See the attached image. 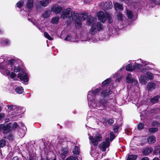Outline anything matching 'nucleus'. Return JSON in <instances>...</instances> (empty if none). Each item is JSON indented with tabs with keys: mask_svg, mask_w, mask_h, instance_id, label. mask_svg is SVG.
I'll return each mask as SVG.
<instances>
[{
	"mask_svg": "<svg viewBox=\"0 0 160 160\" xmlns=\"http://www.w3.org/2000/svg\"><path fill=\"white\" fill-rule=\"evenodd\" d=\"M0 71L4 75L10 76L11 78L15 77L16 74L13 72H19L18 77L20 80L24 82L25 84H28L29 80L28 75L24 71L22 70L21 68L18 64V61L14 59H10L7 61H3L0 64Z\"/></svg>",
	"mask_w": 160,
	"mask_h": 160,
	"instance_id": "f257e3e1",
	"label": "nucleus"
},
{
	"mask_svg": "<svg viewBox=\"0 0 160 160\" xmlns=\"http://www.w3.org/2000/svg\"><path fill=\"white\" fill-rule=\"evenodd\" d=\"M102 88H99L94 90H91L88 92L87 99L89 107L96 110V112L101 113L102 111L107 108L108 106L107 101L105 99H99L96 102L94 99V96L99 95L102 91Z\"/></svg>",
	"mask_w": 160,
	"mask_h": 160,
	"instance_id": "f03ea898",
	"label": "nucleus"
},
{
	"mask_svg": "<svg viewBox=\"0 0 160 160\" xmlns=\"http://www.w3.org/2000/svg\"><path fill=\"white\" fill-rule=\"evenodd\" d=\"M81 17L84 20L87 18V15L85 14H80L75 13L71 11L70 8H68L64 10L63 13L62 14L61 17L64 18H72V20L76 22L75 26L77 28H79L81 27L80 19L79 17Z\"/></svg>",
	"mask_w": 160,
	"mask_h": 160,
	"instance_id": "7ed1b4c3",
	"label": "nucleus"
},
{
	"mask_svg": "<svg viewBox=\"0 0 160 160\" xmlns=\"http://www.w3.org/2000/svg\"><path fill=\"white\" fill-rule=\"evenodd\" d=\"M111 81V78L107 79L103 81L102 84V90L100 94V96L104 98L103 99H105L108 102L109 107V104L108 100L105 99L106 98H108L109 96L112 93V91L109 87V85Z\"/></svg>",
	"mask_w": 160,
	"mask_h": 160,
	"instance_id": "20e7f679",
	"label": "nucleus"
},
{
	"mask_svg": "<svg viewBox=\"0 0 160 160\" xmlns=\"http://www.w3.org/2000/svg\"><path fill=\"white\" fill-rule=\"evenodd\" d=\"M104 27L100 22L92 24L91 28L90 30L89 34L93 36L96 34L98 31H101L103 30Z\"/></svg>",
	"mask_w": 160,
	"mask_h": 160,
	"instance_id": "39448f33",
	"label": "nucleus"
},
{
	"mask_svg": "<svg viewBox=\"0 0 160 160\" xmlns=\"http://www.w3.org/2000/svg\"><path fill=\"white\" fill-rule=\"evenodd\" d=\"M89 138L90 141V142L92 143L94 146H97L98 142L102 140L101 135L99 133L96 134L94 136V138L90 136Z\"/></svg>",
	"mask_w": 160,
	"mask_h": 160,
	"instance_id": "423d86ee",
	"label": "nucleus"
},
{
	"mask_svg": "<svg viewBox=\"0 0 160 160\" xmlns=\"http://www.w3.org/2000/svg\"><path fill=\"white\" fill-rule=\"evenodd\" d=\"M109 139V138H106L105 141L101 143L99 145V147L103 152L106 151V148L109 147L110 145Z\"/></svg>",
	"mask_w": 160,
	"mask_h": 160,
	"instance_id": "0eeeda50",
	"label": "nucleus"
},
{
	"mask_svg": "<svg viewBox=\"0 0 160 160\" xmlns=\"http://www.w3.org/2000/svg\"><path fill=\"white\" fill-rule=\"evenodd\" d=\"M19 126L21 127L18 132V134L21 138L23 137L25 135L27 128L24 126V124L22 122H20L19 124Z\"/></svg>",
	"mask_w": 160,
	"mask_h": 160,
	"instance_id": "6e6552de",
	"label": "nucleus"
},
{
	"mask_svg": "<svg viewBox=\"0 0 160 160\" xmlns=\"http://www.w3.org/2000/svg\"><path fill=\"white\" fill-rule=\"evenodd\" d=\"M98 19L102 23H104L108 18H109L108 15H105L104 12L102 11H100L97 13Z\"/></svg>",
	"mask_w": 160,
	"mask_h": 160,
	"instance_id": "1a4fd4ad",
	"label": "nucleus"
},
{
	"mask_svg": "<svg viewBox=\"0 0 160 160\" xmlns=\"http://www.w3.org/2000/svg\"><path fill=\"white\" fill-rule=\"evenodd\" d=\"M63 8L56 4H54L51 7V11L56 14L60 13L62 10Z\"/></svg>",
	"mask_w": 160,
	"mask_h": 160,
	"instance_id": "9d476101",
	"label": "nucleus"
},
{
	"mask_svg": "<svg viewBox=\"0 0 160 160\" xmlns=\"http://www.w3.org/2000/svg\"><path fill=\"white\" fill-rule=\"evenodd\" d=\"M49 3V2L48 0H43L40 1L36 3V8L38 9L41 6L43 7H46L48 5Z\"/></svg>",
	"mask_w": 160,
	"mask_h": 160,
	"instance_id": "9b49d317",
	"label": "nucleus"
},
{
	"mask_svg": "<svg viewBox=\"0 0 160 160\" xmlns=\"http://www.w3.org/2000/svg\"><path fill=\"white\" fill-rule=\"evenodd\" d=\"M156 84L153 82H149L147 85L148 89L151 91L154 90L156 88Z\"/></svg>",
	"mask_w": 160,
	"mask_h": 160,
	"instance_id": "f8f14e48",
	"label": "nucleus"
},
{
	"mask_svg": "<svg viewBox=\"0 0 160 160\" xmlns=\"http://www.w3.org/2000/svg\"><path fill=\"white\" fill-rule=\"evenodd\" d=\"M124 68V67H122L113 76V77L114 78H118L115 81L116 82H118L120 81L121 79L123 77V76L122 75L120 77L119 74V72Z\"/></svg>",
	"mask_w": 160,
	"mask_h": 160,
	"instance_id": "ddd939ff",
	"label": "nucleus"
},
{
	"mask_svg": "<svg viewBox=\"0 0 160 160\" xmlns=\"http://www.w3.org/2000/svg\"><path fill=\"white\" fill-rule=\"evenodd\" d=\"M68 150L67 148H63L60 152V157L64 159L68 155Z\"/></svg>",
	"mask_w": 160,
	"mask_h": 160,
	"instance_id": "4468645a",
	"label": "nucleus"
},
{
	"mask_svg": "<svg viewBox=\"0 0 160 160\" xmlns=\"http://www.w3.org/2000/svg\"><path fill=\"white\" fill-rule=\"evenodd\" d=\"M153 150L151 147H147L145 148L142 151V153L145 155H147L151 153Z\"/></svg>",
	"mask_w": 160,
	"mask_h": 160,
	"instance_id": "2eb2a0df",
	"label": "nucleus"
},
{
	"mask_svg": "<svg viewBox=\"0 0 160 160\" xmlns=\"http://www.w3.org/2000/svg\"><path fill=\"white\" fill-rule=\"evenodd\" d=\"M147 80L146 76L144 75H141L139 78V82L142 85H145L146 84Z\"/></svg>",
	"mask_w": 160,
	"mask_h": 160,
	"instance_id": "dca6fc26",
	"label": "nucleus"
},
{
	"mask_svg": "<svg viewBox=\"0 0 160 160\" xmlns=\"http://www.w3.org/2000/svg\"><path fill=\"white\" fill-rule=\"evenodd\" d=\"M135 62L134 63V65H133V67L134 70L137 72H139L140 69L142 67V65L140 64V62Z\"/></svg>",
	"mask_w": 160,
	"mask_h": 160,
	"instance_id": "f3484780",
	"label": "nucleus"
},
{
	"mask_svg": "<svg viewBox=\"0 0 160 160\" xmlns=\"http://www.w3.org/2000/svg\"><path fill=\"white\" fill-rule=\"evenodd\" d=\"M10 126L9 125H7L5 126L0 125V131L2 129L5 133H6L9 131L10 130Z\"/></svg>",
	"mask_w": 160,
	"mask_h": 160,
	"instance_id": "a211bd4d",
	"label": "nucleus"
},
{
	"mask_svg": "<svg viewBox=\"0 0 160 160\" xmlns=\"http://www.w3.org/2000/svg\"><path fill=\"white\" fill-rule=\"evenodd\" d=\"M126 15L129 19L133 21L136 19V18L133 17L132 12L130 10H127L126 11Z\"/></svg>",
	"mask_w": 160,
	"mask_h": 160,
	"instance_id": "6ab92c4d",
	"label": "nucleus"
},
{
	"mask_svg": "<svg viewBox=\"0 0 160 160\" xmlns=\"http://www.w3.org/2000/svg\"><path fill=\"white\" fill-rule=\"evenodd\" d=\"M114 6L115 10L117 11L120 10L121 11L123 10V8L122 4L118 2H114Z\"/></svg>",
	"mask_w": 160,
	"mask_h": 160,
	"instance_id": "aec40b11",
	"label": "nucleus"
},
{
	"mask_svg": "<svg viewBox=\"0 0 160 160\" xmlns=\"http://www.w3.org/2000/svg\"><path fill=\"white\" fill-rule=\"evenodd\" d=\"M104 6L106 9H109L112 8L113 6L112 2L108 1L105 2Z\"/></svg>",
	"mask_w": 160,
	"mask_h": 160,
	"instance_id": "412c9836",
	"label": "nucleus"
},
{
	"mask_svg": "<svg viewBox=\"0 0 160 160\" xmlns=\"http://www.w3.org/2000/svg\"><path fill=\"white\" fill-rule=\"evenodd\" d=\"M96 20V18H94L91 16H88V17L87 23L88 25H90L91 24H94L95 21Z\"/></svg>",
	"mask_w": 160,
	"mask_h": 160,
	"instance_id": "4be33fe9",
	"label": "nucleus"
},
{
	"mask_svg": "<svg viewBox=\"0 0 160 160\" xmlns=\"http://www.w3.org/2000/svg\"><path fill=\"white\" fill-rule=\"evenodd\" d=\"M147 140L149 144L153 143L156 142V138L153 135L150 136L148 137Z\"/></svg>",
	"mask_w": 160,
	"mask_h": 160,
	"instance_id": "5701e85b",
	"label": "nucleus"
},
{
	"mask_svg": "<svg viewBox=\"0 0 160 160\" xmlns=\"http://www.w3.org/2000/svg\"><path fill=\"white\" fill-rule=\"evenodd\" d=\"M28 20L29 21L32 22L34 25L36 26L39 30L42 31V27L41 26L39 25L37 22L31 18H28Z\"/></svg>",
	"mask_w": 160,
	"mask_h": 160,
	"instance_id": "b1692460",
	"label": "nucleus"
},
{
	"mask_svg": "<svg viewBox=\"0 0 160 160\" xmlns=\"http://www.w3.org/2000/svg\"><path fill=\"white\" fill-rule=\"evenodd\" d=\"M147 78L148 80H152L154 78V76L153 74L149 71L146 73Z\"/></svg>",
	"mask_w": 160,
	"mask_h": 160,
	"instance_id": "393cba45",
	"label": "nucleus"
},
{
	"mask_svg": "<svg viewBox=\"0 0 160 160\" xmlns=\"http://www.w3.org/2000/svg\"><path fill=\"white\" fill-rule=\"evenodd\" d=\"M35 0H28V2L26 4L27 8L28 9H31L34 5L33 1Z\"/></svg>",
	"mask_w": 160,
	"mask_h": 160,
	"instance_id": "a878e982",
	"label": "nucleus"
},
{
	"mask_svg": "<svg viewBox=\"0 0 160 160\" xmlns=\"http://www.w3.org/2000/svg\"><path fill=\"white\" fill-rule=\"evenodd\" d=\"M137 61L141 63V64L142 65V67H146L147 65H148L149 63H150L147 61H144L141 59L137 60Z\"/></svg>",
	"mask_w": 160,
	"mask_h": 160,
	"instance_id": "bb28decb",
	"label": "nucleus"
},
{
	"mask_svg": "<svg viewBox=\"0 0 160 160\" xmlns=\"http://www.w3.org/2000/svg\"><path fill=\"white\" fill-rule=\"evenodd\" d=\"M154 68V65L153 64L149 63L148 65H147L146 67L145 68H144L142 70V72L144 73L143 71L145 70H151L153 69Z\"/></svg>",
	"mask_w": 160,
	"mask_h": 160,
	"instance_id": "cd10ccee",
	"label": "nucleus"
},
{
	"mask_svg": "<svg viewBox=\"0 0 160 160\" xmlns=\"http://www.w3.org/2000/svg\"><path fill=\"white\" fill-rule=\"evenodd\" d=\"M117 17L118 21L120 23L121 22L123 23L124 21L123 20V18L122 14L121 13H119L117 15Z\"/></svg>",
	"mask_w": 160,
	"mask_h": 160,
	"instance_id": "c85d7f7f",
	"label": "nucleus"
},
{
	"mask_svg": "<svg viewBox=\"0 0 160 160\" xmlns=\"http://www.w3.org/2000/svg\"><path fill=\"white\" fill-rule=\"evenodd\" d=\"M59 17L58 16H55L51 20V22L52 23L56 24H57L58 23Z\"/></svg>",
	"mask_w": 160,
	"mask_h": 160,
	"instance_id": "c756f323",
	"label": "nucleus"
},
{
	"mask_svg": "<svg viewBox=\"0 0 160 160\" xmlns=\"http://www.w3.org/2000/svg\"><path fill=\"white\" fill-rule=\"evenodd\" d=\"M65 40L69 42H74L76 41V39L70 35H68L65 38Z\"/></svg>",
	"mask_w": 160,
	"mask_h": 160,
	"instance_id": "7c9ffc66",
	"label": "nucleus"
},
{
	"mask_svg": "<svg viewBox=\"0 0 160 160\" xmlns=\"http://www.w3.org/2000/svg\"><path fill=\"white\" fill-rule=\"evenodd\" d=\"M150 113L151 114H158L160 113V109L159 108H155L152 109Z\"/></svg>",
	"mask_w": 160,
	"mask_h": 160,
	"instance_id": "2f4dec72",
	"label": "nucleus"
},
{
	"mask_svg": "<svg viewBox=\"0 0 160 160\" xmlns=\"http://www.w3.org/2000/svg\"><path fill=\"white\" fill-rule=\"evenodd\" d=\"M134 78H132L131 73H129L128 74L126 77V80L128 83H130Z\"/></svg>",
	"mask_w": 160,
	"mask_h": 160,
	"instance_id": "473e14b6",
	"label": "nucleus"
},
{
	"mask_svg": "<svg viewBox=\"0 0 160 160\" xmlns=\"http://www.w3.org/2000/svg\"><path fill=\"white\" fill-rule=\"evenodd\" d=\"M137 158V156L130 154L128 155L126 160H136Z\"/></svg>",
	"mask_w": 160,
	"mask_h": 160,
	"instance_id": "72a5a7b5",
	"label": "nucleus"
},
{
	"mask_svg": "<svg viewBox=\"0 0 160 160\" xmlns=\"http://www.w3.org/2000/svg\"><path fill=\"white\" fill-rule=\"evenodd\" d=\"M50 15V12L49 11H45L42 15V17L44 18H46L49 17Z\"/></svg>",
	"mask_w": 160,
	"mask_h": 160,
	"instance_id": "f704fd0d",
	"label": "nucleus"
},
{
	"mask_svg": "<svg viewBox=\"0 0 160 160\" xmlns=\"http://www.w3.org/2000/svg\"><path fill=\"white\" fill-rule=\"evenodd\" d=\"M126 69L127 71H132L134 70L133 66H132L131 64H128L126 67Z\"/></svg>",
	"mask_w": 160,
	"mask_h": 160,
	"instance_id": "c9c22d12",
	"label": "nucleus"
},
{
	"mask_svg": "<svg viewBox=\"0 0 160 160\" xmlns=\"http://www.w3.org/2000/svg\"><path fill=\"white\" fill-rule=\"evenodd\" d=\"M15 91L18 94H21L23 92V89L21 87H18L16 88Z\"/></svg>",
	"mask_w": 160,
	"mask_h": 160,
	"instance_id": "e433bc0d",
	"label": "nucleus"
},
{
	"mask_svg": "<svg viewBox=\"0 0 160 160\" xmlns=\"http://www.w3.org/2000/svg\"><path fill=\"white\" fill-rule=\"evenodd\" d=\"M159 98V96H157L154 98H152L150 100V102L151 103L154 104L158 102Z\"/></svg>",
	"mask_w": 160,
	"mask_h": 160,
	"instance_id": "4c0bfd02",
	"label": "nucleus"
},
{
	"mask_svg": "<svg viewBox=\"0 0 160 160\" xmlns=\"http://www.w3.org/2000/svg\"><path fill=\"white\" fill-rule=\"evenodd\" d=\"M10 41L7 39H2L1 40V43L2 44L8 45L10 43Z\"/></svg>",
	"mask_w": 160,
	"mask_h": 160,
	"instance_id": "58836bf2",
	"label": "nucleus"
},
{
	"mask_svg": "<svg viewBox=\"0 0 160 160\" xmlns=\"http://www.w3.org/2000/svg\"><path fill=\"white\" fill-rule=\"evenodd\" d=\"M73 153L74 154L78 155L79 153V150L78 147L75 146L72 151Z\"/></svg>",
	"mask_w": 160,
	"mask_h": 160,
	"instance_id": "ea45409f",
	"label": "nucleus"
},
{
	"mask_svg": "<svg viewBox=\"0 0 160 160\" xmlns=\"http://www.w3.org/2000/svg\"><path fill=\"white\" fill-rule=\"evenodd\" d=\"M44 36L46 38H47L50 40H52L53 39V38H52L46 32H44Z\"/></svg>",
	"mask_w": 160,
	"mask_h": 160,
	"instance_id": "a19ab883",
	"label": "nucleus"
},
{
	"mask_svg": "<svg viewBox=\"0 0 160 160\" xmlns=\"http://www.w3.org/2000/svg\"><path fill=\"white\" fill-rule=\"evenodd\" d=\"M24 3V1L23 0L20 1L17 3V6L19 8H20L22 6Z\"/></svg>",
	"mask_w": 160,
	"mask_h": 160,
	"instance_id": "79ce46f5",
	"label": "nucleus"
},
{
	"mask_svg": "<svg viewBox=\"0 0 160 160\" xmlns=\"http://www.w3.org/2000/svg\"><path fill=\"white\" fill-rule=\"evenodd\" d=\"M158 130L157 128H149L148 131L150 132L154 133L157 131Z\"/></svg>",
	"mask_w": 160,
	"mask_h": 160,
	"instance_id": "37998d69",
	"label": "nucleus"
},
{
	"mask_svg": "<svg viewBox=\"0 0 160 160\" xmlns=\"http://www.w3.org/2000/svg\"><path fill=\"white\" fill-rule=\"evenodd\" d=\"M12 111L16 112L18 111V112L19 111H20V108L17 106L16 105H12Z\"/></svg>",
	"mask_w": 160,
	"mask_h": 160,
	"instance_id": "c03bdc74",
	"label": "nucleus"
},
{
	"mask_svg": "<svg viewBox=\"0 0 160 160\" xmlns=\"http://www.w3.org/2000/svg\"><path fill=\"white\" fill-rule=\"evenodd\" d=\"M144 125L143 123H140L138 125V130H140L144 128Z\"/></svg>",
	"mask_w": 160,
	"mask_h": 160,
	"instance_id": "a18cd8bd",
	"label": "nucleus"
},
{
	"mask_svg": "<svg viewBox=\"0 0 160 160\" xmlns=\"http://www.w3.org/2000/svg\"><path fill=\"white\" fill-rule=\"evenodd\" d=\"M5 145V141L3 140L0 141V147H3Z\"/></svg>",
	"mask_w": 160,
	"mask_h": 160,
	"instance_id": "49530a36",
	"label": "nucleus"
},
{
	"mask_svg": "<svg viewBox=\"0 0 160 160\" xmlns=\"http://www.w3.org/2000/svg\"><path fill=\"white\" fill-rule=\"evenodd\" d=\"M152 124L153 126H159L160 125V123L158 121L153 122H152Z\"/></svg>",
	"mask_w": 160,
	"mask_h": 160,
	"instance_id": "de8ad7c7",
	"label": "nucleus"
},
{
	"mask_svg": "<svg viewBox=\"0 0 160 160\" xmlns=\"http://www.w3.org/2000/svg\"><path fill=\"white\" fill-rule=\"evenodd\" d=\"M110 140L112 141L115 138V135L113 132H110Z\"/></svg>",
	"mask_w": 160,
	"mask_h": 160,
	"instance_id": "09e8293b",
	"label": "nucleus"
},
{
	"mask_svg": "<svg viewBox=\"0 0 160 160\" xmlns=\"http://www.w3.org/2000/svg\"><path fill=\"white\" fill-rule=\"evenodd\" d=\"M131 82L134 85H138V81L135 79L134 78Z\"/></svg>",
	"mask_w": 160,
	"mask_h": 160,
	"instance_id": "8fccbe9b",
	"label": "nucleus"
},
{
	"mask_svg": "<svg viewBox=\"0 0 160 160\" xmlns=\"http://www.w3.org/2000/svg\"><path fill=\"white\" fill-rule=\"evenodd\" d=\"M156 152L159 151V153H160V146H157L155 147L154 148Z\"/></svg>",
	"mask_w": 160,
	"mask_h": 160,
	"instance_id": "3c124183",
	"label": "nucleus"
},
{
	"mask_svg": "<svg viewBox=\"0 0 160 160\" xmlns=\"http://www.w3.org/2000/svg\"><path fill=\"white\" fill-rule=\"evenodd\" d=\"M108 122L109 124L112 125L114 122V120L112 119H109L108 121Z\"/></svg>",
	"mask_w": 160,
	"mask_h": 160,
	"instance_id": "603ef678",
	"label": "nucleus"
},
{
	"mask_svg": "<svg viewBox=\"0 0 160 160\" xmlns=\"http://www.w3.org/2000/svg\"><path fill=\"white\" fill-rule=\"evenodd\" d=\"M5 117V114L3 113H0V121L2 120Z\"/></svg>",
	"mask_w": 160,
	"mask_h": 160,
	"instance_id": "864d4df0",
	"label": "nucleus"
},
{
	"mask_svg": "<svg viewBox=\"0 0 160 160\" xmlns=\"http://www.w3.org/2000/svg\"><path fill=\"white\" fill-rule=\"evenodd\" d=\"M18 126V124L16 122H14V123L13 124V125L12 127V129L15 130L17 127Z\"/></svg>",
	"mask_w": 160,
	"mask_h": 160,
	"instance_id": "5fc2aeb1",
	"label": "nucleus"
},
{
	"mask_svg": "<svg viewBox=\"0 0 160 160\" xmlns=\"http://www.w3.org/2000/svg\"><path fill=\"white\" fill-rule=\"evenodd\" d=\"M119 128V127L118 126H114V128H113L114 132H117Z\"/></svg>",
	"mask_w": 160,
	"mask_h": 160,
	"instance_id": "6e6d98bb",
	"label": "nucleus"
},
{
	"mask_svg": "<svg viewBox=\"0 0 160 160\" xmlns=\"http://www.w3.org/2000/svg\"><path fill=\"white\" fill-rule=\"evenodd\" d=\"M69 157L70 160H78V158L75 157L70 156Z\"/></svg>",
	"mask_w": 160,
	"mask_h": 160,
	"instance_id": "4d7b16f0",
	"label": "nucleus"
},
{
	"mask_svg": "<svg viewBox=\"0 0 160 160\" xmlns=\"http://www.w3.org/2000/svg\"><path fill=\"white\" fill-rule=\"evenodd\" d=\"M8 109L10 110L11 111H12V105H10V106H8Z\"/></svg>",
	"mask_w": 160,
	"mask_h": 160,
	"instance_id": "13d9d810",
	"label": "nucleus"
},
{
	"mask_svg": "<svg viewBox=\"0 0 160 160\" xmlns=\"http://www.w3.org/2000/svg\"><path fill=\"white\" fill-rule=\"evenodd\" d=\"M141 160H149V159L148 157H145L142 158Z\"/></svg>",
	"mask_w": 160,
	"mask_h": 160,
	"instance_id": "bf43d9fd",
	"label": "nucleus"
},
{
	"mask_svg": "<svg viewBox=\"0 0 160 160\" xmlns=\"http://www.w3.org/2000/svg\"><path fill=\"white\" fill-rule=\"evenodd\" d=\"M12 160H18V157H14Z\"/></svg>",
	"mask_w": 160,
	"mask_h": 160,
	"instance_id": "052dcab7",
	"label": "nucleus"
},
{
	"mask_svg": "<svg viewBox=\"0 0 160 160\" xmlns=\"http://www.w3.org/2000/svg\"><path fill=\"white\" fill-rule=\"evenodd\" d=\"M90 154L92 156V157H95V156L94 155L93 153L92 152H90Z\"/></svg>",
	"mask_w": 160,
	"mask_h": 160,
	"instance_id": "680f3d73",
	"label": "nucleus"
},
{
	"mask_svg": "<svg viewBox=\"0 0 160 160\" xmlns=\"http://www.w3.org/2000/svg\"><path fill=\"white\" fill-rule=\"evenodd\" d=\"M109 22L110 23L112 22V20L110 18H109Z\"/></svg>",
	"mask_w": 160,
	"mask_h": 160,
	"instance_id": "e2e57ef3",
	"label": "nucleus"
},
{
	"mask_svg": "<svg viewBox=\"0 0 160 160\" xmlns=\"http://www.w3.org/2000/svg\"><path fill=\"white\" fill-rule=\"evenodd\" d=\"M3 32V31L2 30L0 29V34L2 33Z\"/></svg>",
	"mask_w": 160,
	"mask_h": 160,
	"instance_id": "0e129e2a",
	"label": "nucleus"
},
{
	"mask_svg": "<svg viewBox=\"0 0 160 160\" xmlns=\"http://www.w3.org/2000/svg\"><path fill=\"white\" fill-rule=\"evenodd\" d=\"M153 160H159V159L158 158H154Z\"/></svg>",
	"mask_w": 160,
	"mask_h": 160,
	"instance_id": "69168bd1",
	"label": "nucleus"
},
{
	"mask_svg": "<svg viewBox=\"0 0 160 160\" xmlns=\"http://www.w3.org/2000/svg\"><path fill=\"white\" fill-rule=\"evenodd\" d=\"M66 160H70L69 157H68Z\"/></svg>",
	"mask_w": 160,
	"mask_h": 160,
	"instance_id": "338daca9",
	"label": "nucleus"
},
{
	"mask_svg": "<svg viewBox=\"0 0 160 160\" xmlns=\"http://www.w3.org/2000/svg\"><path fill=\"white\" fill-rule=\"evenodd\" d=\"M2 107L0 106V112L2 110Z\"/></svg>",
	"mask_w": 160,
	"mask_h": 160,
	"instance_id": "774afa93",
	"label": "nucleus"
}]
</instances>
